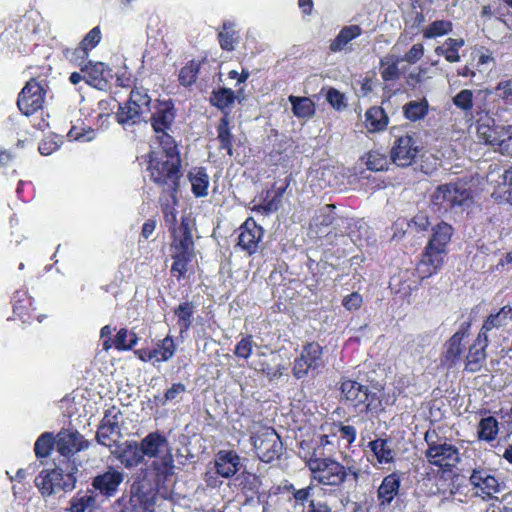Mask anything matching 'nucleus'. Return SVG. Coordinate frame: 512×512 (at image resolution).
I'll list each match as a JSON object with an SVG mask.
<instances>
[{
	"label": "nucleus",
	"mask_w": 512,
	"mask_h": 512,
	"mask_svg": "<svg viewBox=\"0 0 512 512\" xmlns=\"http://www.w3.org/2000/svg\"><path fill=\"white\" fill-rule=\"evenodd\" d=\"M470 483L476 490L475 493L483 497H492L493 494L501 490L499 481L486 469L474 470L470 476Z\"/></svg>",
	"instance_id": "nucleus-21"
},
{
	"label": "nucleus",
	"mask_w": 512,
	"mask_h": 512,
	"mask_svg": "<svg viewBox=\"0 0 512 512\" xmlns=\"http://www.w3.org/2000/svg\"><path fill=\"white\" fill-rule=\"evenodd\" d=\"M432 231L433 233L427 246H429L430 249L447 252V246L453 235L452 226L445 222H440L432 228Z\"/></svg>",
	"instance_id": "nucleus-28"
},
{
	"label": "nucleus",
	"mask_w": 512,
	"mask_h": 512,
	"mask_svg": "<svg viewBox=\"0 0 512 512\" xmlns=\"http://www.w3.org/2000/svg\"><path fill=\"white\" fill-rule=\"evenodd\" d=\"M174 262L171 267V272L176 274L177 277L181 278L187 271V263L191 261L193 256L183 254H172Z\"/></svg>",
	"instance_id": "nucleus-60"
},
{
	"label": "nucleus",
	"mask_w": 512,
	"mask_h": 512,
	"mask_svg": "<svg viewBox=\"0 0 512 512\" xmlns=\"http://www.w3.org/2000/svg\"><path fill=\"white\" fill-rule=\"evenodd\" d=\"M401 58L394 55H387L380 61V73L384 81H395L400 77L398 63Z\"/></svg>",
	"instance_id": "nucleus-41"
},
{
	"label": "nucleus",
	"mask_w": 512,
	"mask_h": 512,
	"mask_svg": "<svg viewBox=\"0 0 512 512\" xmlns=\"http://www.w3.org/2000/svg\"><path fill=\"white\" fill-rule=\"evenodd\" d=\"M494 149L502 155L512 156V126L504 128Z\"/></svg>",
	"instance_id": "nucleus-55"
},
{
	"label": "nucleus",
	"mask_w": 512,
	"mask_h": 512,
	"mask_svg": "<svg viewBox=\"0 0 512 512\" xmlns=\"http://www.w3.org/2000/svg\"><path fill=\"white\" fill-rule=\"evenodd\" d=\"M293 115L298 119H310L315 114V103L308 97L290 95Z\"/></svg>",
	"instance_id": "nucleus-32"
},
{
	"label": "nucleus",
	"mask_w": 512,
	"mask_h": 512,
	"mask_svg": "<svg viewBox=\"0 0 512 512\" xmlns=\"http://www.w3.org/2000/svg\"><path fill=\"white\" fill-rule=\"evenodd\" d=\"M489 340L482 339L480 341V335L477 336L475 343L470 347L468 355L466 357L465 369L469 372H478L486 359L485 349L489 344Z\"/></svg>",
	"instance_id": "nucleus-27"
},
{
	"label": "nucleus",
	"mask_w": 512,
	"mask_h": 512,
	"mask_svg": "<svg viewBox=\"0 0 512 512\" xmlns=\"http://www.w3.org/2000/svg\"><path fill=\"white\" fill-rule=\"evenodd\" d=\"M218 140L220 142V149L226 150L227 153L232 155V134L229 129V122L227 117H223L218 125Z\"/></svg>",
	"instance_id": "nucleus-48"
},
{
	"label": "nucleus",
	"mask_w": 512,
	"mask_h": 512,
	"mask_svg": "<svg viewBox=\"0 0 512 512\" xmlns=\"http://www.w3.org/2000/svg\"><path fill=\"white\" fill-rule=\"evenodd\" d=\"M418 153V146L415 140L404 135L396 139L391 149V160L401 167H407L412 164Z\"/></svg>",
	"instance_id": "nucleus-15"
},
{
	"label": "nucleus",
	"mask_w": 512,
	"mask_h": 512,
	"mask_svg": "<svg viewBox=\"0 0 512 512\" xmlns=\"http://www.w3.org/2000/svg\"><path fill=\"white\" fill-rule=\"evenodd\" d=\"M112 453L126 468L137 466L144 457L141 445L137 442H125Z\"/></svg>",
	"instance_id": "nucleus-26"
},
{
	"label": "nucleus",
	"mask_w": 512,
	"mask_h": 512,
	"mask_svg": "<svg viewBox=\"0 0 512 512\" xmlns=\"http://www.w3.org/2000/svg\"><path fill=\"white\" fill-rule=\"evenodd\" d=\"M195 310V304L190 301L180 303L174 309V314L177 317V323L180 327L181 334L187 332L191 327Z\"/></svg>",
	"instance_id": "nucleus-37"
},
{
	"label": "nucleus",
	"mask_w": 512,
	"mask_h": 512,
	"mask_svg": "<svg viewBox=\"0 0 512 512\" xmlns=\"http://www.w3.org/2000/svg\"><path fill=\"white\" fill-rule=\"evenodd\" d=\"M56 447V436L50 432L42 433L35 442L34 451L38 458H45L50 455L53 447Z\"/></svg>",
	"instance_id": "nucleus-44"
},
{
	"label": "nucleus",
	"mask_w": 512,
	"mask_h": 512,
	"mask_svg": "<svg viewBox=\"0 0 512 512\" xmlns=\"http://www.w3.org/2000/svg\"><path fill=\"white\" fill-rule=\"evenodd\" d=\"M140 445L143 456L150 458L156 459L162 455H166V453H171L167 439L158 432L149 433L142 439Z\"/></svg>",
	"instance_id": "nucleus-24"
},
{
	"label": "nucleus",
	"mask_w": 512,
	"mask_h": 512,
	"mask_svg": "<svg viewBox=\"0 0 512 512\" xmlns=\"http://www.w3.org/2000/svg\"><path fill=\"white\" fill-rule=\"evenodd\" d=\"M81 72L84 74L85 82L98 90H106L109 86V79L112 77L111 70L107 65L91 60L82 66Z\"/></svg>",
	"instance_id": "nucleus-16"
},
{
	"label": "nucleus",
	"mask_w": 512,
	"mask_h": 512,
	"mask_svg": "<svg viewBox=\"0 0 512 512\" xmlns=\"http://www.w3.org/2000/svg\"><path fill=\"white\" fill-rule=\"evenodd\" d=\"M101 39V30L98 26H96L85 35L83 40L80 42V45L89 53L100 43Z\"/></svg>",
	"instance_id": "nucleus-59"
},
{
	"label": "nucleus",
	"mask_w": 512,
	"mask_h": 512,
	"mask_svg": "<svg viewBox=\"0 0 512 512\" xmlns=\"http://www.w3.org/2000/svg\"><path fill=\"white\" fill-rule=\"evenodd\" d=\"M464 45L463 38H447L442 45L435 48V53L450 63H457L461 60L459 51Z\"/></svg>",
	"instance_id": "nucleus-31"
},
{
	"label": "nucleus",
	"mask_w": 512,
	"mask_h": 512,
	"mask_svg": "<svg viewBox=\"0 0 512 512\" xmlns=\"http://www.w3.org/2000/svg\"><path fill=\"white\" fill-rule=\"evenodd\" d=\"M327 102L335 109L342 110L346 107L345 96L335 88H329L326 93Z\"/></svg>",
	"instance_id": "nucleus-61"
},
{
	"label": "nucleus",
	"mask_w": 512,
	"mask_h": 512,
	"mask_svg": "<svg viewBox=\"0 0 512 512\" xmlns=\"http://www.w3.org/2000/svg\"><path fill=\"white\" fill-rule=\"evenodd\" d=\"M63 55L66 60L78 66L81 70L82 66H84L88 62L86 60L89 56V53L86 50H84V48L81 45H79L75 48H65L63 50Z\"/></svg>",
	"instance_id": "nucleus-49"
},
{
	"label": "nucleus",
	"mask_w": 512,
	"mask_h": 512,
	"mask_svg": "<svg viewBox=\"0 0 512 512\" xmlns=\"http://www.w3.org/2000/svg\"><path fill=\"white\" fill-rule=\"evenodd\" d=\"M331 433L333 437H336L337 441L345 442L346 446L351 445L357 436V431L354 426L343 425L341 423H334L331 426Z\"/></svg>",
	"instance_id": "nucleus-45"
},
{
	"label": "nucleus",
	"mask_w": 512,
	"mask_h": 512,
	"mask_svg": "<svg viewBox=\"0 0 512 512\" xmlns=\"http://www.w3.org/2000/svg\"><path fill=\"white\" fill-rule=\"evenodd\" d=\"M511 322L512 307L509 305H505L498 311L490 313L478 334L480 335V341H482V339L490 341V338L497 336L499 329L507 327Z\"/></svg>",
	"instance_id": "nucleus-14"
},
{
	"label": "nucleus",
	"mask_w": 512,
	"mask_h": 512,
	"mask_svg": "<svg viewBox=\"0 0 512 512\" xmlns=\"http://www.w3.org/2000/svg\"><path fill=\"white\" fill-rule=\"evenodd\" d=\"M200 63L196 61H190L184 66L179 73V81L183 86L192 85L197 78L199 72Z\"/></svg>",
	"instance_id": "nucleus-51"
},
{
	"label": "nucleus",
	"mask_w": 512,
	"mask_h": 512,
	"mask_svg": "<svg viewBox=\"0 0 512 512\" xmlns=\"http://www.w3.org/2000/svg\"><path fill=\"white\" fill-rule=\"evenodd\" d=\"M401 490V477L398 473H391L385 476L377 489V503L381 510L397 502Z\"/></svg>",
	"instance_id": "nucleus-13"
},
{
	"label": "nucleus",
	"mask_w": 512,
	"mask_h": 512,
	"mask_svg": "<svg viewBox=\"0 0 512 512\" xmlns=\"http://www.w3.org/2000/svg\"><path fill=\"white\" fill-rule=\"evenodd\" d=\"M447 252L430 249L426 246L425 252L417 266L419 277L424 279L435 274L444 263V256Z\"/></svg>",
	"instance_id": "nucleus-23"
},
{
	"label": "nucleus",
	"mask_w": 512,
	"mask_h": 512,
	"mask_svg": "<svg viewBox=\"0 0 512 512\" xmlns=\"http://www.w3.org/2000/svg\"><path fill=\"white\" fill-rule=\"evenodd\" d=\"M151 98L144 88H134L125 106H119L116 118L119 124L131 126L136 124L140 116L149 110Z\"/></svg>",
	"instance_id": "nucleus-7"
},
{
	"label": "nucleus",
	"mask_w": 512,
	"mask_h": 512,
	"mask_svg": "<svg viewBox=\"0 0 512 512\" xmlns=\"http://www.w3.org/2000/svg\"><path fill=\"white\" fill-rule=\"evenodd\" d=\"M335 220V206L334 205H325L321 207L315 217L313 218V223L316 226H329Z\"/></svg>",
	"instance_id": "nucleus-54"
},
{
	"label": "nucleus",
	"mask_w": 512,
	"mask_h": 512,
	"mask_svg": "<svg viewBox=\"0 0 512 512\" xmlns=\"http://www.w3.org/2000/svg\"><path fill=\"white\" fill-rule=\"evenodd\" d=\"M175 120V108L172 101H159L151 116V125L158 134L157 139L160 145H164V136H170L168 131L171 130Z\"/></svg>",
	"instance_id": "nucleus-11"
},
{
	"label": "nucleus",
	"mask_w": 512,
	"mask_h": 512,
	"mask_svg": "<svg viewBox=\"0 0 512 512\" xmlns=\"http://www.w3.org/2000/svg\"><path fill=\"white\" fill-rule=\"evenodd\" d=\"M124 480V474L110 467L106 472L95 476L92 480V487L105 497L114 496L118 487Z\"/></svg>",
	"instance_id": "nucleus-19"
},
{
	"label": "nucleus",
	"mask_w": 512,
	"mask_h": 512,
	"mask_svg": "<svg viewBox=\"0 0 512 512\" xmlns=\"http://www.w3.org/2000/svg\"><path fill=\"white\" fill-rule=\"evenodd\" d=\"M172 254L194 255V242L189 219L183 218L177 228L172 229Z\"/></svg>",
	"instance_id": "nucleus-17"
},
{
	"label": "nucleus",
	"mask_w": 512,
	"mask_h": 512,
	"mask_svg": "<svg viewBox=\"0 0 512 512\" xmlns=\"http://www.w3.org/2000/svg\"><path fill=\"white\" fill-rule=\"evenodd\" d=\"M96 496L92 491L76 493L69 501L66 512H93L96 508Z\"/></svg>",
	"instance_id": "nucleus-30"
},
{
	"label": "nucleus",
	"mask_w": 512,
	"mask_h": 512,
	"mask_svg": "<svg viewBox=\"0 0 512 512\" xmlns=\"http://www.w3.org/2000/svg\"><path fill=\"white\" fill-rule=\"evenodd\" d=\"M174 472V460L171 453H166L159 458H156L150 468L149 475L154 477V483L157 487L165 485V482Z\"/></svg>",
	"instance_id": "nucleus-25"
},
{
	"label": "nucleus",
	"mask_w": 512,
	"mask_h": 512,
	"mask_svg": "<svg viewBox=\"0 0 512 512\" xmlns=\"http://www.w3.org/2000/svg\"><path fill=\"white\" fill-rule=\"evenodd\" d=\"M424 440L428 446L425 456L429 463L450 469L460 461L458 448L446 438L440 437L435 430L426 431Z\"/></svg>",
	"instance_id": "nucleus-6"
},
{
	"label": "nucleus",
	"mask_w": 512,
	"mask_h": 512,
	"mask_svg": "<svg viewBox=\"0 0 512 512\" xmlns=\"http://www.w3.org/2000/svg\"><path fill=\"white\" fill-rule=\"evenodd\" d=\"M341 399L355 408L363 407L367 412L382 410L381 387L368 386L354 380H344L340 386Z\"/></svg>",
	"instance_id": "nucleus-4"
},
{
	"label": "nucleus",
	"mask_w": 512,
	"mask_h": 512,
	"mask_svg": "<svg viewBox=\"0 0 512 512\" xmlns=\"http://www.w3.org/2000/svg\"><path fill=\"white\" fill-rule=\"evenodd\" d=\"M453 104L464 111L470 112L473 107V92L469 89H463L453 97Z\"/></svg>",
	"instance_id": "nucleus-58"
},
{
	"label": "nucleus",
	"mask_w": 512,
	"mask_h": 512,
	"mask_svg": "<svg viewBox=\"0 0 512 512\" xmlns=\"http://www.w3.org/2000/svg\"><path fill=\"white\" fill-rule=\"evenodd\" d=\"M13 312L20 318L26 315L31 306V300L28 296L27 291L18 290L15 291L12 296Z\"/></svg>",
	"instance_id": "nucleus-47"
},
{
	"label": "nucleus",
	"mask_w": 512,
	"mask_h": 512,
	"mask_svg": "<svg viewBox=\"0 0 512 512\" xmlns=\"http://www.w3.org/2000/svg\"><path fill=\"white\" fill-rule=\"evenodd\" d=\"M77 466L67 465L54 469H44L35 478L34 483L43 497H50L60 492L72 491L77 483Z\"/></svg>",
	"instance_id": "nucleus-2"
},
{
	"label": "nucleus",
	"mask_w": 512,
	"mask_h": 512,
	"mask_svg": "<svg viewBox=\"0 0 512 512\" xmlns=\"http://www.w3.org/2000/svg\"><path fill=\"white\" fill-rule=\"evenodd\" d=\"M504 126H497L494 124V120L486 118V120L479 119L477 125V136L485 144L495 147L501 133L504 130Z\"/></svg>",
	"instance_id": "nucleus-29"
},
{
	"label": "nucleus",
	"mask_w": 512,
	"mask_h": 512,
	"mask_svg": "<svg viewBox=\"0 0 512 512\" xmlns=\"http://www.w3.org/2000/svg\"><path fill=\"white\" fill-rule=\"evenodd\" d=\"M122 420V413L119 408L112 406L107 409L104 413V417L101 421V425H105L107 428H113L114 431L121 434L120 422Z\"/></svg>",
	"instance_id": "nucleus-52"
},
{
	"label": "nucleus",
	"mask_w": 512,
	"mask_h": 512,
	"mask_svg": "<svg viewBox=\"0 0 512 512\" xmlns=\"http://www.w3.org/2000/svg\"><path fill=\"white\" fill-rule=\"evenodd\" d=\"M234 24L230 21L223 23V29L219 32V43L222 49L232 51L234 49Z\"/></svg>",
	"instance_id": "nucleus-53"
},
{
	"label": "nucleus",
	"mask_w": 512,
	"mask_h": 512,
	"mask_svg": "<svg viewBox=\"0 0 512 512\" xmlns=\"http://www.w3.org/2000/svg\"><path fill=\"white\" fill-rule=\"evenodd\" d=\"M120 435L121 434L114 431L113 428H107L105 425L100 424L96 438L99 444L111 448Z\"/></svg>",
	"instance_id": "nucleus-56"
},
{
	"label": "nucleus",
	"mask_w": 512,
	"mask_h": 512,
	"mask_svg": "<svg viewBox=\"0 0 512 512\" xmlns=\"http://www.w3.org/2000/svg\"><path fill=\"white\" fill-rule=\"evenodd\" d=\"M235 98L234 91L229 88H220L219 90L212 92L210 102L218 109L226 111L231 108Z\"/></svg>",
	"instance_id": "nucleus-42"
},
{
	"label": "nucleus",
	"mask_w": 512,
	"mask_h": 512,
	"mask_svg": "<svg viewBox=\"0 0 512 512\" xmlns=\"http://www.w3.org/2000/svg\"><path fill=\"white\" fill-rule=\"evenodd\" d=\"M366 165L372 171H383L388 167V160L379 151H370L367 155Z\"/></svg>",
	"instance_id": "nucleus-57"
},
{
	"label": "nucleus",
	"mask_w": 512,
	"mask_h": 512,
	"mask_svg": "<svg viewBox=\"0 0 512 512\" xmlns=\"http://www.w3.org/2000/svg\"><path fill=\"white\" fill-rule=\"evenodd\" d=\"M45 91L35 79H31L19 94L17 105L19 110L29 116L42 108Z\"/></svg>",
	"instance_id": "nucleus-10"
},
{
	"label": "nucleus",
	"mask_w": 512,
	"mask_h": 512,
	"mask_svg": "<svg viewBox=\"0 0 512 512\" xmlns=\"http://www.w3.org/2000/svg\"><path fill=\"white\" fill-rule=\"evenodd\" d=\"M362 29L358 25L343 27L336 38L330 44L332 52L342 51L352 40L359 37Z\"/></svg>",
	"instance_id": "nucleus-34"
},
{
	"label": "nucleus",
	"mask_w": 512,
	"mask_h": 512,
	"mask_svg": "<svg viewBox=\"0 0 512 512\" xmlns=\"http://www.w3.org/2000/svg\"><path fill=\"white\" fill-rule=\"evenodd\" d=\"M137 342L138 337L134 332L121 328L115 336L114 346L119 351H126L132 349Z\"/></svg>",
	"instance_id": "nucleus-46"
},
{
	"label": "nucleus",
	"mask_w": 512,
	"mask_h": 512,
	"mask_svg": "<svg viewBox=\"0 0 512 512\" xmlns=\"http://www.w3.org/2000/svg\"><path fill=\"white\" fill-rule=\"evenodd\" d=\"M176 346L171 336H166L157 346L148 351V359H155L156 362L169 360L175 353Z\"/></svg>",
	"instance_id": "nucleus-38"
},
{
	"label": "nucleus",
	"mask_w": 512,
	"mask_h": 512,
	"mask_svg": "<svg viewBox=\"0 0 512 512\" xmlns=\"http://www.w3.org/2000/svg\"><path fill=\"white\" fill-rule=\"evenodd\" d=\"M192 192L196 197H204L208 194L209 176L205 168H194L189 173Z\"/></svg>",
	"instance_id": "nucleus-35"
},
{
	"label": "nucleus",
	"mask_w": 512,
	"mask_h": 512,
	"mask_svg": "<svg viewBox=\"0 0 512 512\" xmlns=\"http://www.w3.org/2000/svg\"><path fill=\"white\" fill-rule=\"evenodd\" d=\"M470 324L463 323L458 331H456L445 344V352L443 362L446 365L453 366L459 362L462 353L465 350L463 340L468 335Z\"/></svg>",
	"instance_id": "nucleus-20"
},
{
	"label": "nucleus",
	"mask_w": 512,
	"mask_h": 512,
	"mask_svg": "<svg viewBox=\"0 0 512 512\" xmlns=\"http://www.w3.org/2000/svg\"><path fill=\"white\" fill-rule=\"evenodd\" d=\"M238 246L249 255L255 253L263 237V229L253 219L246 220L239 228Z\"/></svg>",
	"instance_id": "nucleus-18"
},
{
	"label": "nucleus",
	"mask_w": 512,
	"mask_h": 512,
	"mask_svg": "<svg viewBox=\"0 0 512 512\" xmlns=\"http://www.w3.org/2000/svg\"><path fill=\"white\" fill-rule=\"evenodd\" d=\"M88 446V442L77 430L62 429L56 435V450L64 457L69 458Z\"/></svg>",
	"instance_id": "nucleus-12"
},
{
	"label": "nucleus",
	"mask_w": 512,
	"mask_h": 512,
	"mask_svg": "<svg viewBox=\"0 0 512 512\" xmlns=\"http://www.w3.org/2000/svg\"><path fill=\"white\" fill-rule=\"evenodd\" d=\"M498 421L492 417H486L481 419L478 426L479 439L487 442L493 441L498 435Z\"/></svg>",
	"instance_id": "nucleus-43"
},
{
	"label": "nucleus",
	"mask_w": 512,
	"mask_h": 512,
	"mask_svg": "<svg viewBox=\"0 0 512 512\" xmlns=\"http://www.w3.org/2000/svg\"><path fill=\"white\" fill-rule=\"evenodd\" d=\"M369 447L379 464H389L393 461L395 453L387 439L378 438L370 441Z\"/></svg>",
	"instance_id": "nucleus-36"
},
{
	"label": "nucleus",
	"mask_w": 512,
	"mask_h": 512,
	"mask_svg": "<svg viewBox=\"0 0 512 512\" xmlns=\"http://www.w3.org/2000/svg\"><path fill=\"white\" fill-rule=\"evenodd\" d=\"M253 340L251 336L242 338L235 347L234 353L237 357L248 359L252 353Z\"/></svg>",
	"instance_id": "nucleus-64"
},
{
	"label": "nucleus",
	"mask_w": 512,
	"mask_h": 512,
	"mask_svg": "<svg viewBox=\"0 0 512 512\" xmlns=\"http://www.w3.org/2000/svg\"><path fill=\"white\" fill-rule=\"evenodd\" d=\"M323 363L322 347L318 343H308L294 361L293 375L301 379L310 371L319 369Z\"/></svg>",
	"instance_id": "nucleus-9"
},
{
	"label": "nucleus",
	"mask_w": 512,
	"mask_h": 512,
	"mask_svg": "<svg viewBox=\"0 0 512 512\" xmlns=\"http://www.w3.org/2000/svg\"><path fill=\"white\" fill-rule=\"evenodd\" d=\"M452 30V23L450 21H434L423 30L425 38H435L448 34Z\"/></svg>",
	"instance_id": "nucleus-50"
},
{
	"label": "nucleus",
	"mask_w": 512,
	"mask_h": 512,
	"mask_svg": "<svg viewBox=\"0 0 512 512\" xmlns=\"http://www.w3.org/2000/svg\"><path fill=\"white\" fill-rule=\"evenodd\" d=\"M214 465L216 473L224 478L234 476L242 466L240 456L233 450L218 451Z\"/></svg>",
	"instance_id": "nucleus-22"
},
{
	"label": "nucleus",
	"mask_w": 512,
	"mask_h": 512,
	"mask_svg": "<svg viewBox=\"0 0 512 512\" xmlns=\"http://www.w3.org/2000/svg\"><path fill=\"white\" fill-rule=\"evenodd\" d=\"M181 160L174 139L164 136V145L161 150L150 154L148 170L153 182L171 194L173 204L177 203L176 192L181 178Z\"/></svg>",
	"instance_id": "nucleus-1"
},
{
	"label": "nucleus",
	"mask_w": 512,
	"mask_h": 512,
	"mask_svg": "<svg viewBox=\"0 0 512 512\" xmlns=\"http://www.w3.org/2000/svg\"><path fill=\"white\" fill-rule=\"evenodd\" d=\"M307 466L311 471L312 480L326 486H339L350 475L355 481L359 478L358 470L353 467H345L331 458L311 457L307 461Z\"/></svg>",
	"instance_id": "nucleus-3"
},
{
	"label": "nucleus",
	"mask_w": 512,
	"mask_h": 512,
	"mask_svg": "<svg viewBox=\"0 0 512 512\" xmlns=\"http://www.w3.org/2000/svg\"><path fill=\"white\" fill-rule=\"evenodd\" d=\"M252 445L259 457L265 463L279 458L283 450V443L273 428H264L251 437Z\"/></svg>",
	"instance_id": "nucleus-8"
},
{
	"label": "nucleus",
	"mask_w": 512,
	"mask_h": 512,
	"mask_svg": "<svg viewBox=\"0 0 512 512\" xmlns=\"http://www.w3.org/2000/svg\"><path fill=\"white\" fill-rule=\"evenodd\" d=\"M431 202L439 212L462 211L472 203L470 189L466 183L457 182L440 185L431 196Z\"/></svg>",
	"instance_id": "nucleus-5"
},
{
	"label": "nucleus",
	"mask_w": 512,
	"mask_h": 512,
	"mask_svg": "<svg viewBox=\"0 0 512 512\" xmlns=\"http://www.w3.org/2000/svg\"><path fill=\"white\" fill-rule=\"evenodd\" d=\"M365 124L369 132H379L386 128L388 116L379 106H373L366 111Z\"/></svg>",
	"instance_id": "nucleus-33"
},
{
	"label": "nucleus",
	"mask_w": 512,
	"mask_h": 512,
	"mask_svg": "<svg viewBox=\"0 0 512 512\" xmlns=\"http://www.w3.org/2000/svg\"><path fill=\"white\" fill-rule=\"evenodd\" d=\"M61 145V139L57 136L47 137L42 140L39 144V152L44 156H48L52 154L54 151L58 150Z\"/></svg>",
	"instance_id": "nucleus-63"
},
{
	"label": "nucleus",
	"mask_w": 512,
	"mask_h": 512,
	"mask_svg": "<svg viewBox=\"0 0 512 512\" xmlns=\"http://www.w3.org/2000/svg\"><path fill=\"white\" fill-rule=\"evenodd\" d=\"M428 111L429 103L425 98L409 101L403 107L405 117L413 122L423 119L428 114Z\"/></svg>",
	"instance_id": "nucleus-40"
},
{
	"label": "nucleus",
	"mask_w": 512,
	"mask_h": 512,
	"mask_svg": "<svg viewBox=\"0 0 512 512\" xmlns=\"http://www.w3.org/2000/svg\"><path fill=\"white\" fill-rule=\"evenodd\" d=\"M69 140L81 141V142H89L95 138V131L91 128L78 129L77 127H72L68 134Z\"/></svg>",
	"instance_id": "nucleus-62"
},
{
	"label": "nucleus",
	"mask_w": 512,
	"mask_h": 512,
	"mask_svg": "<svg viewBox=\"0 0 512 512\" xmlns=\"http://www.w3.org/2000/svg\"><path fill=\"white\" fill-rule=\"evenodd\" d=\"M186 386L183 383H173L163 395H155L154 402L159 406H166L168 403H178L183 399Z\"/></svg>",
	"instance_id": "nucleus-39"
}]
</instances>
